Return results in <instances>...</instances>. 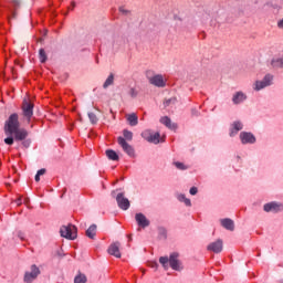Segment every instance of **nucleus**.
I'll use <instances>...</instances> for the list:
<instances>
[{
  "mask_svg": "<svg viewBox=\"0 0 283 283\" xmlns=\"http://www.w3.org/2000/svg\"><path fill=\"white\" fill-rule=\"evenodd\" d=\"M19 127V115L17 113H13L9 116V119L6 122L4 125V134L9 136L4 139L6 145H14V137H12V134H14V132H17Z\"/></svg>",
  "mask_w": 283,
  "mask_h": 283,
  "instance_id": "f257e3e1",
  "label": "nucleus"
},
{
  "mask_svg": "<svg viewBox=\"0 0 283 283\" xmlns=\"http://www.w3.org/2000/svg\"><path fill=\"white\" fill-rule=\"evenodd\" d=\"M123 136L124 137H117V144L119 147H122L123 151L127 154L130 158H134L136 156V151L134 150V147L127 143V140H133L134 138V133L130 130L124 129L123 130Z\"/></svg>",
  "mask_w": 283,
  "mask_h": 283,
  "instance_id": "f03ea898",
  "label": "nucleus"
},
{
  "mask_svg": "<svg viewBox=\"0 0 283 283\" xmlns=\"http://www.w3.org/2000/svg\"><path fill=\"white\" fill-rule=\"evenodd\" d=\"M178 258H180V254H178V252H174L169 258L160 256L159 262L164 269H168L170 266L172 271H182V263Z\"/></svg>",
  "mask_w": 283,
  "mask_h": 283,
  "instance_id": "7ed1b4c3",
  "label": "nucleus"
},
{
  "mask_svg": "<svg viewBox=\"0 0 283 283\" xmlns=\"http://www.w3.org/2000/svg\"><path fill=\"white\" fill-rule=\"evenodd\" d=\"M146 77L150 85H155V87H165L167 85V81H165V77L161 74L154 75L153 71H147Z\"/></svg>",
  "mask_w": 283,
  "mask_h": 283,
  "instance_id": "20e7f679",
  "label": "nucleus"
},
{
  "mask_svg": "<svg viewBox=\"0 0 283 283\" xmlns=\"http://www.w3.org/2000/svg\"><path fill=\"white\" fill-rule=\"evenodd\" d=\"M273 85V75L266 74L263 80L256 81L254 83L253 90L255 92H260L261 90H264L265 87H271Z\"/></svg>",
  "mask_w": 283,
  "mask_h": 283,
  "instance_id": "39448f33",
  "label": "nucleus"
},
{
  "mask_svg": "<svg viewBox=\"0 0 283 283\" xmlns=\"http://www.w3.org/2000/svg\"><path fill=\"white\" fill-rule=\"evenodd\" d=\"M60 233L66 240H76V228L73 224L62 226Z\"/></svg>",
  "mask_w": 283,
  "mask_h": 283,
  "instance_id": "423d86ee",
  "label": "nucleus"
},
{
  "mask_svg": "<svg viewBox=\"0 0 283 283\" xmlns=\"http://www.w3.org/2000/svg\"><path fill=\"white\" fill-rule=\"evenodd\" d=\"M142 138H144V140H147V143L158 145V143H160V133H154V130L151 129H146L142 133Z\"/></svg>",
  "mask_w": 283,
  "mask_h": 283,
  "instance_id": "0eeeda50",
  "label": "nucleus"
},
{
  "mask_svg": "<svg viewBox=\"0 0 283 283\" xmlns=\"http://www.w3.org/2000/svg\"><path fill=\"white\" fill-rule=\"evenodd\" d=\"M22 113L28 123H30L32 116H34V104L28 99H24L22 103Z\"/></svg>",
  "mask_w": 283,
  "mask_h": 283,
  "instance_id": "6e6552de",
  "label": "nucleus"
},
{
  "mask_svg": "<svg viewBox=\"0 0 283 283\" xmlns=\"http://www.w3.org/2000/svg\"><path fill=\"white\" fill-rule=\"evenodd\" d=\"M41 275V270L36 264L31 265V271L24 273V282L25 283H32L34 280H36Z\"/></svg>",
  "mask_w": 283,
  "mask_h": 283,
  "instance_id": "1a4fd4ad",
  "label": "nucleus"
},
{
  "mask_svg": "<svg viewBox=\"0 0 283 283\" xmlns=\"http://www.w3.org/2000/svg\"><path fill=\"white\" fill-rule=\"evenodd\" d=\"M21 8V2L19 0H12L11 6L7 7L8 14L7 19L8 21H12V19H17V10Z\"/></svg>",
  "mask_w": 283,
  "mask_h": 283,
  "instance_id": "9d476101",
  "label": "nucleus"
},
{
  "mask_svg": "<svg viewBox=\"0 0 283 283\" xmlns=\"http://www.w3.org/2000/svg\"><path fill=\"white\" fill-rule=\"evenodd\" d=\"M263 210L266 213H270L271 211L273 213H280V211H283V205L276 201H272V202L265 203L263 206Z\"/></svg>",
  "mask_w": 283,
  "mask_h": 283,
  "instance_id": "9b49d317",
  "label": "nucleus"
},
{
  "mask_svg": "<svg viewBox=\"0 0 283 283\" xmlns=\"http://www.w3.org/2000/svg\"><path fill=\"white\" fill-rule=\"evenodd\" d=\"M116 202L119 209H123V211H127V209H129L130 207L129 199L125 198V195L123 192H119L116 196Z\"/></svg>",
  "mask_w": 283,
  "mask_h": 283,
  "instance_id": "f8f14e48",
  "label": "nucleus"
},
{
  "mask_svg": "<svg viewBox=\"0 0 283 283\" xmlns=\"http://www.w3.org/2000/svg\"><path fill=\"white\" fill-rule=\"evenodd\" d=\"M240 140L242 145H253L255 143V136L251 133L242 132L240 134Z\"/></svg>",
  "mask_w": 283,
  "mask_h": 283,
  "instance_id": "ddd939ff",
  "label": "nucleus"
},
{
  "mask_svg": "<svg viewBox=\"0 0 283 283\" xmlns=\"http://www.w3.org/2000/svg\"><path fill=\"white\" fill-rule=\"evenodd\" d=\"M135 220L138 227H142V229H145L150 224L149 219H147V217L140 212L135 214Z\"/></svg>",
  "mask_w": 283,
  "mask_h": 283,
  "instance_id": "4468645a",
  "label": "nucleus"
},
{
  "mask_svg": "<svg viewBox=\"0 0 283 283\" xmlns=\"http://www.w3.org/2000/svg\"><path fill=\"white\" fill-rule=\"evenodd\" d=\"M244 101H247V94L242 91L234 93L232 96L233 105H240V104L244 103Z\"/></svg>",
  "mask_w": 283,
  "mask_h": 283,
  "instance_id": "2eb2a0df",
  "label": "nucleus"
},
{
  "mask_svg": "<svg viewBox=\"0 0 283 283\" xmlns=\"http://www.w3.org/2000/svg\"><path fill=\"white\" fill-rule=\"evenodd\" d=\"M208 251H212V253H222V240H217L212 243H210L207 247Z\"/></svg>",
  "mask_w": 283,
  "mask_h": 283,
  "instance_id": "dca6fc26",
  "label": "nucleus"
},
{
  "mask_svg": "<svg viewBox=\"0 0 283 283\" xmlns=\"http://www.w3.org/2000/svg\"><path fill=\"white\" fill-rule=\"evenodd\" d=\"M109 255H114V258H120V242H115L108 248Z\"/></svg>",
  "mask_w": 283,
  "mask_h": 283,
  "instance_id": "f3484780",
  "label": "nucleus"
},
{
  "mask_svg": "<svg viewBox=\"0 0 283 283\" xmlns=\"http://www.w3.org/2000/svg\"><path fill=\"white\" fill-rule=\"evenodd\" d=\"M14 134V140H25L28 138V130L24 128H18Z\"/></svg>",
  "mask_w": 283,
  "mask_h": 283,
  "instance_id": "a211bd4d",
  "label": "nucleus"
},
{
  "mask_svg": "<svg viewBox=\"0 0 283 283\" xmlns=\"http://www.w3.org/2000/svg\"><path fill=\"white\" fill-rule=\"evenodd\" d=\"M221 227H223V229H227V231H233V229H235V223H233V220L231 219H221Z\"/></svg>",
  "mask_w": 283,
  "mask_h": 283,
  "instance_id": "6ab92c4d",
  "label": "nucleus"
},
{
  "mask_svg": "<svg viewBox=\"0 0 283 283\" xmlns=\"http://www.w3.org/2000/svg\"><path fill=\"white\" fill-rule=\"evenodd\" d=\"M160 123L163 125H166L168 129H177L178 127L176 124H171V118H169L168 116L161 117Z\"/></svg>",
  "mask_w": 283,
  "mask_h": 283,
  "instance_id": "aec40b11",
  "label": "nucleus"
},
{
  "mask_svg": "<svg viewBox=\"0 0 283 283\" xmlns=\"http://www.w3.org/2000/svg\"><path fill=\"white\" fill-rule=\"evenodd\" d=\"M272 67L275 70H282L283 67V57H275L271 62Z\"/></svg>",
  "mask_w": 283,
  "mask_h": 283,
  "instance_id": "412c9836",
  "label": "nucleus"
},
{
  "mask_svg": "<svg viewBox=\"0 0 283 283\" xmlns=\"http://www.w3.org/2000/svg\"><path fill=\"white\" fill-rule=\"evenodd\" d=\"M242 129V123L240 122H234L232 124V128H231V132H230V136H234L235 134H238V132H241Z\"/></svg>",
  "mask_w": 283,
  "mask_h": 283,
  "instance_id": "4be33fe9",
  "label": "nucleus"
},
{
  "mask_svg": "<svg viewBox=\"0 0 283 283\" xmlns=\"http://www.w3.org/2000/svg\"><path fill=\"white\" fill-rule=\"evenodd\" d=\"M127 120L130 127H136V125H138V116L134 113L127 116Z\"/></svg>",
  "mask_w": 283,
  "mask_h": 283,
  "instance_id": "5701e85b",
  "label": "nucleus"
},
{
  "mask_svg": "<svg viewBox=\"0 0 283 283\" xmlns=\"http://www.w3.org/2000/svg\"><path fill=\"white\" fill-rule=\"evenodd\" d=\"M86 235L91 240H94V238H96V224L90 226V228L86 230Z\"/></svg>",
  "mask_w": 283,
  "mask_h": 283,
  "instance_id": "b1692460",
  "label": "nucleus"
},
{
  "mask_svg": "<svg viewBox=\"0 0 283 283\" xmlns=\"http://www.w3.org/2000/svg\"><path fill=\"white\" fill-rule=\"evenodd\" d=\"M106 156H107L108 160H119V157H118V154L116 153V150L107 149Z\"/></svg>",
  "mask_w": 283,
  "mask_h": 283,
  "instance_id": "393cba45",
  "label": "nucleus"
},
{
  "mask_svg": "<svg viewBox=\"0 0 283 283\" xmlns=\"http://www.w3.org/2000/svg\"><path fill=\"white\" fill-rule=\"evenodd\" d=\"M114 83V73H111L103 84V88L107 90Z\"/></svg>",
  "mask_w": 283,
  "mask_h": 283,
  "instance_id": "a878e982",
  "label": "nucleus"
},
{
  "mask_svg": "<svg viewBox=\"0 0 283 283\" xmlns=\"http://www.w3.org/2000/svg\"><path fill=\"white\" fill-rule=\"evenodd\" d=\"M177 199L179 202H184L186 207H191V200L188 199L185 195H178Z\"/></svg>",
  "mask_w": 283,
  "mask_h": 283,
  "instance_id": "bb28decb",
  "label": "nucleus"
},
{
  "mask_svg": "<svg viewBox=\"0 0 283 283\" xmlns=\"http://www.w3.org/2000/svg\"><path fill=\"white\" fill-rule=\"evenodd\" d=\"M39 59L41 63H45V61H48V54H45V50L44 49H40L39 51Z\"/></svg>",
  "mask_w": 283,
  "mask_h": 283,
  "instance_id": "cd10ccee",
  "label": "nucleus"
},
{
  "mask_svg": "<svg viewBox=\"0 0 283 283\" xmlns=\"http://www.w3.org/2000/svg\"><path fill=\"white\" fill-rule=\"evenodd\" d=\"M86 282H87V276H85L84 274H80L74 279V283H86Z\"/></svg>",
  "mask_w": 283,
  "mask_h": 283,
  "instance_id": "c85d7f7f",
  "label": "nucleus"
},
{
  "mask_svg": "<svg viewBox=\"0 0 283 283\" xmlns=\"http://www.w3.org/2000/svg\"><path fill=\"white\" fill-rule=\"evenodd\" d=\"M88 118L93 125H96V123H98V117H96V114L94 113H88Z\"/></svg>",
  "mask_w": 283,
  "mask_h": 283,
  "instance_id": "c756f323",
  "label": "nucleus"
},
{
  "mask_svg": "<svg viewBox=\"0 0 283 283\" xmlns=\"http://www.w3.org/2000/svg\"><path fill=\"white\" fill-rule=\"evenodd\" d=\"M169 105H176V97H171V98L166 99V101L164 102V106H165V107H169Z\"/></svg>",
  "mask_w": 283,
  "mask_h": 283,
  "instance_id": "7c9ffc66",
  "label": "nucleus"
},
{
  "mask_svg": "<svg viewBox=\"0 0 283 283\" xmlns=\"http://www.w3.org/2000/svg\"><path fill=\"white\" fill-rule=\"evenodd\" d=\"M175 167H177V169H180L181 171H185V169H187V166H185V164L180 161H176Z\"/></svg>",
  "mask_w": 283,
  "mask_h": 283,
  "instance_id": "2f4dec72",
  "label": "nucleus"
},
{
  "mask_svg": "<svg viewBox=\"0 0 283 283\" xmlns=\"http://www.w3.org/2000/svg\"><path fill=\"white\" fill-rule=\"evenodd\" d=\"M196 193H198V188L197 187L190 188V195L196 196Z\"/></svg>",
  "mask_w": 283,
  "mask_h": 283,
  "instance_id": "473e14b6",
  "label": "nucleus"
},
{
  "mask_svg": "<svg viewBox=\"0 0 283 283\" xmlns=\"http://www.w3.org/2000/svg\"><path fill=\"white\" fill-rule=\"evenodd\" d=\"M119 12H122V14H129V11L126 10L125 7H120V8H119Z\"/></svg>",
  "mask_w": 283,
  "mask_h": 283,
  "instance_id": "72a5a7b5",
  "label": "nucleus"
},
{
  "mask_svg": "<svg viewBox=\"0 0 283 283\" xmlns=\"http://www.w3.org/2000/svg\"><path fill=\"white\" fill-rule=\"evenodd\" d=\"M18 238L20 239V240H25V234L23 233V232H21V231H18Z\"/></svg>",
  "mask_w": 283,
  "mask_h": 283,
  "instance_id": "f704fd0d",
  "label": "nucleus"
},
{
  "mask_svg": "<svg viewBox=\"0 0 283 283\" xmlns=\"http://www.w3.org/2000/svg\"><path fill=\"white\" fill-rule=\"evenodd\" d=\"M39 176H45V168H42L40 170H38L36 172Z\"/></svg>",
  "mask_w": 283,
  "mask_h": 283,
  "instance_id": "c9c22d12",
  "label": "nucleus"
},
{
  "mask_svg": "<svg viewBox=\"0 0 283 283\" xmlns=\"http://www.w3.org/2000/svg\"><path fill=\"white\" fill-rule=\"evenodd\" d=\"M277 28L283 29V19L277 22Z\"/></svg>",
  "mask_w": 283,
  "mask_h": 283,
  "instance_id": "e433bc0d",
  "label": "nucleus"
},
{
  "mask_svg": "<svg viewBox=\"0 0 283 283\" xmlns=\"http://www.w3.org/2000/svg\"><path fill=\"white\" fill-rule=\"evenodd\" d=\"M22 145H23L24 147H30V140H24V142L22 143Z\"/></svg>",
  "mask_w": 283,
  "mask_h": 283,
  "instance_id": "4c0bfd02",
  "label": "nucleus"
},
{
  "mask_svg": "<svg viewBox=\"0 0 283 283\" xmlns=\"http://www.w3.org/2000/svg\"><path fill=\"white\" fill-rule=\"evenodd\" d=\"M39 180H41V175H39V174L36 172V175H35V182H39Z\"/></svg>",
  "mask_w": 283,
  "mask_h": 283,
  "instance_id": "58836bf2",
  "label": "nucleus"
},
{
  "mask_svg": "<svg viewBox=\"0 0 283 283\" xmlns=\"http://www.w3.org/2000/svg\"><path fill=\"white\" fill-rule=\"evenodd\" d=\"M71 8H72V10H74L75 8H76V2H71Z\"/></svg>",
  "mask_w": 283,
  "mask_h": 283,
  "instance_id": "ea45409f",
  "label": "nucleus"
},
{
  "mask_svg": "<svg viewBox=\"0 0 283 283\" xmlns=\"http://www.w3.org/2000/svg\"><path fill=\"white\" fill-rule=\"evenodd\" d=\"M151 268H153V269H158V263H153V264H151Z\"/></svg>",
  "mask_w": 283,
  "mask_h": 283,
  "instance_id": "a19ab883",
  "label": "nucleus"
},
{
  "mask_svg": "<svg viewBox=\"0 0 283 283\" xmlns=\"http://www.w3.org/2000/svg\"><path fill=\"white\" fill-rule=\"evenodd\" d=\"M128 240H132V237H128Z\"/></svg>",
  "mask_w": 283,
  "mask_h": 283,
  "instance_id": "79ce46f5",
  "label": "nucleus"
}]
</instances>
